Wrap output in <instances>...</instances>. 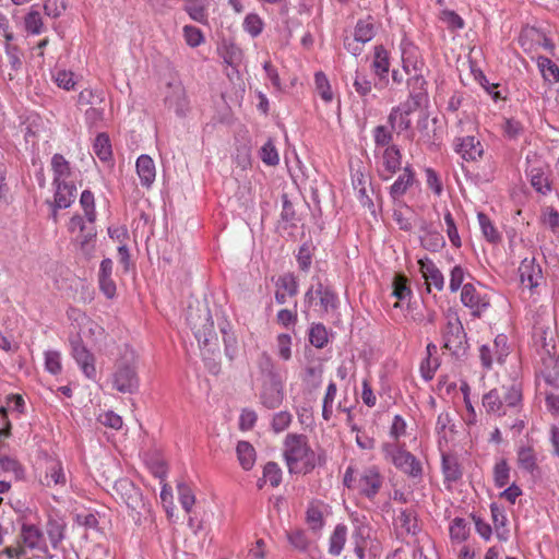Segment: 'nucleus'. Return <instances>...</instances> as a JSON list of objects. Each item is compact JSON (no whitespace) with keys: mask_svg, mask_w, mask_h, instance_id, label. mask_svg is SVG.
Segmentation results:
<instances>
[{"mask_svg":"<svg viewBox=\"0 0 559 559\" xmlns=\"http://www.w3.org/2000/svg\"><path fill=\"white\" fill-rule=\"evenodd\" d=\"M443 347L452 355L461 357L467 350L466 333L455 313L447 316V325L443 330Z\"/></svg>","mask_w":559,"mask_h":559,"instance_id":"6","label":"nucleus"},{"mask_svg":"<svg viewBox=\"0 0 559 559\" xmlns=\"http://www.w3.org/2000/svg\"><path fill=\"white\" fill-rule=\"evenodd\" d=\"M136 173L143 187L150 188L155 181L156 168L154 160L148 155H141L136 159Z\"/></svg>","mask_w":559,"mask_h":559,"instance_id":"23","label":"nucleus"},{"mask_svg":"<svg viewBox=\"0 0 559 559\" xmlns=\"http://www.w3.org/2000/svg\"><path fill=\"white\" fill-rule=\"evenodd\" d=\"M68 231L72 235V242L78 250L86 258H91L95 250L97 236L94 224L87 223L82 215L75 214L68 223Z\"/></svg>","mask_w":559,"mask_h":559,"instance_id":"5","label":"nucleus"},{"mask_svg":"<svg viewBox=\"0 0 559 559\" xmlns=\"http://www.w3.org/2000/svg\"><path fill=\"white\" fill-rule=\"evenodd\" d=\"M43 21L41 16L36 11H31L25 17V28L27 32L33 34H39L41 32Z\"/></svg>","mask_w":559,"mask_h":559,"instance_id":"63","label":"nucleus"},{"mask_svg":"<svg viewBox=\"0 0 559 559\" xmlns=\"http://www.w3.org/2000/svg\"><path fill=\"white\" fill-rule=\"evenodd\" d=\"M186 11L190 17L199 23L206 22V13L203 4L199 0H188Z\"/></svg>","mask_w":559,"mask_h":559,"instance_id":"55","label":"nucleus"},{"mask_svg":"<svg viewBox=\"0 0 559 559\" xmlns=\"http://www.w3.org/2000/svg\"><path fill=\"white\" fill-rule=\"evenodd\" d=\"M420 241L421 246L431 252L440 250L445 245L443 236L437 231H427Z\"/></svg>","mask_w":559,"mask_h":559,"instance_id":"42","label":"nucleus"},{"mask_svg":"<svg viewBox=\"0 0 559 559\" xmlns=\"http://www.w3.org/2000/svg\"><path fill=\"white\" fill-rule=\"evenodd\" d=\"M187 321L201 346L207 348V352L212 354L218 350L217 335L214 332L212 317L207 308L195 310L190 308Z\"/></svg>","mask_w":559,"mask_h":559,"instance_id":"4","label":"nucleus"},{"mask_svg":"<svg viewBox=\"0 0 559 559\" xmlns=\"http://www.w3.org/2000/svg\"><path fill=\"white\" fill-rule=\"evenodd\" d=\"M298 293V283L294 275L285 274L276 281L275 300L283 305L288 297H293Z\"/></svg>","mask_w":559,"mask_h":559,"instance_id":"21","label":"nucleus"},{"mask_svg":"<svg viewBox=\"0 0 559 559\" xmlns=\"http://www.w3.org/2000/svg\"><path fill=\"white\" fill-rule=\"evenodd\" d=\"M0 467L5 473H11L15 478L23 476L21 464L13 457L0 455Z\"/></svg>","mask_w":559,"mask_h":559,"instance_id":"56","label":"nucleus"},{"mask_svg":"<svg viewBox=\"0 0 559 559\" xmlns=\"http://www.w3.org/2000/svg\"><path fill=\"white\" fill-rule=\"evenodd\" d=\"M537 66L546 82L551 84L559 82V67L549 58L538 57Z\"/></svg>","mask_w":559,"mask_h":559,"instance_id":"36","label":"nucleus"},{"mask_svg":"<svg viewBox=\"0 0 559 559\" xmlns=\"http://www.w3.org/2000/svg\"><path fill=\"white\" fill-rule=\"evenodd\" d=\"M73 78H74L73 72L66 71V70H58L56 72V74L53 75V80H55L56 84L66 91H70V90L74 88L75 82H74Z\"/></svg>","mask_w":559,"mask_h":559,"instance_id":"58","label":"nucleus"},{"mask_svg":"<svg viewBox=\"0 0 559 559\" xmlns=\"http://www.w3.org/2000/svg\"><path fill=\"white\" fill-rule=\"evenodd\" d=\"M418 264L427 285H433L438 290H442L444 286V277L436 264L428 258L420 259Z\"/></svg>","mask_w":559,"mask_h":559,"instance_id":"22","label":"nucleus"},{"mask_svg":"<svg viewBox=\"0 0 559 559\" xmlns=\"http://www.w3.org/2000/svg\"><path fill=\"white\" fill-rule=\"evenodd\" d=\"M353 86L355 88V92L362 98H366L369 95H371L372 83L365 73L356 71Z\"/></svg>","mask_w":559,"mask_h":559,"instance_id":"43","label":"nucleus"},{"mask_svg":"<svg viewBox=\"0 0 559 559\" xmlns=\"http://www.w3.org/2000/svg\"><path fill=\"white\" fill-rule=\"evenodd\" d=\"M347 528L345 525H337L330 537V554L337 556L343 550L346 542Z\"/></svg>","mask_w":559,"mask_h":559,"instance_id":"39","label":"nucleus"},{"mask_svg":"<svg viewBox=\"0 0 559 559\" xmlns=\"http://www.w3.org/2000/svg\"><path fill=\"white\" fill-rule=\"evenodd\" d=\"M53 187L56 189L53 217L56 218L58 209H67L73 203L76 188L72 182L57 183Z\"/></svg>","mask_w":559,"mask_h":559,"instance_id":"20","label":"nucleus"},{"mask_svg":"<svg viewBox=\"0 0 559 559\" xmlns=\"http://www.w3.org/2000/svg\"><path fill=\"white\" fill-rule=\"evenodd\" d=\"M374 75L378 78L376 86H386L389 83L388 73L390 70L389 53L383 46H376L371 64Z\"/></svg>","mask_w":559,"mask_h":559,"instance_id":"15","label":"nucleus"},{"mask_svg":"<svg viewBox=\"0 0 559 559\" xmlns=\"http://www.w3.org/2000/svg\"><path fill=\"white\" fill-rule=\"evenodd\" d=\"M236 452L241 467L246 471L251 469L255 462L254 448L247 441H239Z\"/></svg>","mask_w":559,"mask_h":559,"instance_id":"35","label":"nucleus"},{"mask_svg":"<svg viewBox=\"0 0 559 559\" xmlns=\"http://www.w3.org/2000/svg\"><path fill=\"white\" fill-rule=\"evenodd\" d=\"M263 480L270 481L273 487L280 485L282 480V471L274 462H269L263 468Z\"/></svg>","mask_w":559,"mask_h":559,"instance_id":"53","label":"nucleus"},{"mask_svg":"<svg viewBox=\"0 0 559 559\" xmlns=\"http://www.w3.org/2000/svg\"><path fill=\"white\" fill-rule=\"evenodd\" d=\"M461 300L464 306L473 310L474 316H479L488 307V302L480 297L473 284L463 285Z\"/></svg>","mask_w":559,"mask_h":559,"instance_id":"18","label":"nucleus"},{"mask_svg":"<svg viewBox=\"0 0 559 559\" xmlns=\"http://www.w3.org/2000/svg\"><path fill=\"white\" fill-rule=\"evenodd\" d=\"M95 155L103 162H107L111 158V145L109 138L105 133H99L93 145Z\"/></svg>","mask_w":559,"mask_h":559,"instance_id":"38","label":"nucleus"},{"mask_svg":"<svg viewBox=\"0 0 559 559\" xmlns=\"http://www.w3.org/2000/svg\"><path fill=\"white\" fill-rule=\"evenodd\" d=\"M373 141L377 147H388L391 146V142L393 140L392 129H389L385 126H377L373 131Z\"/></svg>","mask_w":559,"mask_h":559,"instance_id":"44","label":"nucleus"},{"mask_svg":"<svg viewBox=\"0 0 559 559\" xmlns=\"http://www.w3.org/2000/svg\"><path fill=\"white\" fill-rule=\"evenodd\" d=\"M40 483L46 487L64 486L67 477L63 467L59 461L47 462L45 475L40 478Z\"/></svg>","mask_w":559,"mask_h":559,"instance_id":"25","label":"nucleus"},{"mask_svg":"<svg viewBox=\"0 0 559 559\" xmlns=\"http://www.w3.org/2000/svg\"><path fill=\"white\" fill-rule=\"evenodd\" d=\"M518 464L521 468L532 473L536 467V456L532 448L522 447L518 451Z\"/></svg>","mask_w":559,"mask_h":559,"instance_id":"40","label":"nucleus"},{"mask_svg":"<svg viewBox=\"0 0 559 559\" xmlns=\"http://www.w3.org/2000/svg\"><path fill=\"white\" fill-rule=\"evenodd\" d=\"M117 491L120 493L127 507L132 511H140L144 507L142 492L132 481L128 479L119 480L117 483Z\"/></svg>","mask_w":559,"mask_h":559,"instance_id":"14","label":"nucleus"},{"mask_svg":"<svg viewBox=\"0 0 559 559\" xmlns=\"http://www.w3.org/2000/svg\"><path fill=\"white\" fill-rule=\"evenodd\" d=\"M337 389L334 382L328 385L326 393L323 399L322 417L324 420H330L332 416V404L334 402Z\"/></svg>","mask_w":559,"mask_h":559,"instance_id":"57","label":"nucleus"},{"mask_svg":"<svg viewBox=\"0 0 559 559\" xmlns=\"http://www.w3.org/2000/svg\"><path fill=\"white\" fill-rule=\"evenodd\" d=\"M20 536L26 547L32 549L41 548L44 535L37 526L31 524H23Z\"/></svg>","mask_w":559,"mask_h":559,"instance_id":"32","label":"nucleus"},{"mask_svg":"<svg viewBox=\"0 0 559 559\" xmlns=\"http://www.w3.org/2000/svg\"><path fill=\"white\" fill-rule=\"evenodd\" d=\"M80 205L84 213V218L90 224H94L96 221V209H95V198L94 194L90 190H84L80 198Z\"/></svg>","mask_w":559,"mask_h":559,"instance_id":"37","label":"nucleus"},{"mask_svg":"<svg viewBox=\"0 0 559 559\" xmlns=\"http://www.w3.org/2000/svg\"><path fill=\"white\" fill-rule=\"evenodd\" d=\"M260 157L269 166H275L280 162L278 153L271 140H269L260 150Z\"/></svg>","mask_w":559,"mask_h":559,"instance_id":"52","label":"nucleus"},{"mask_svg":"<svg viewBox=\"0 0 559 559\" xmlns=\"http://www.w3.org/2000/svg\"><path fill=\"white\" fill-rule=\"evenodd\" d=\"M415 181V174L409 167H405L403 173L399 176V178L394 181V183L390 188V195L394 201L400 200L408 190L409 187L413 186Z\"/></svg>","mask_w":559,"mask_h":559,"instance_id":"28","label":"nucleus"},{"mask_svg":"<svg viewBox=\"0 0 559 559\" xmlns=\"http://www.w3.org/2000/svg\"><path fill=\"white\" fill-rule=\"evenodd\" d=\"M72 356L80 366L83 373L90 378L94 379L96 376V368L94 365V356L90 353V350L83 345L80 338H75L71 341Z\"/></svg>","mask_w":559,"mask_h":559,"instance_id":"10","label":"nucleus"},{"mask_svg":"<svg viewBox=\"0 0 559 559\" xmlns=\"http://www.w3.org/2000/svg\"><path fill=\"white\" fill-rule=\"evenodd\" d=\"M455 151L465 160H476L484 153L481 143L474 136H465L456 140Z\"/></svg>","mask_w":559,"mask_h":559,"instance_id":"17","label":"nucleus"},{"mask_svg":"<svg viewBox=\"0 0 559 559\" xmlns=\"http://www.w3.org/2000/svg\"><path fill=\"white\" fill-rule=\"evenodd\" d=\"M309 342L317 348H322L328 343V332L323 324H314L310 329Z\"/></svg>","mask_w":559,"mask_h":559,"instance_id":"47","label":"nucleus"},{"mask_svg":"<svg viewBox=\"0 0 559 559\" xmlns=\"http://www.w3.org/2000/svg\"><path fill=\"white\" fill-rule=\"evenodd\" d=\"M112 274V261L110 259H104L100 263L98 282L99 288L104 295L111 299L116 295V284L111 278Z\"/></svg>","mask_w":559,"mask_h":559,"instance_id":"24","label":"nucleus"},{"mask_svg":"<svg viewBox=\"0 0 559 559\" xmlns=\"http://www.w3.org/2000/svg\"><path fill=\"white\" fill-rule=\"evenodd\" d=\"M402 63L403 70L408 75L414 73L419 74V72H424V62L419 58L417 49L414 47L403 49Z\"/></svg>","mask_w":559,"mask_h":559,"instance_id":"30","label":"nucleus"},{"mask_svg":"<svg viewBox=\"0 0 559 559\" xmlns=\"http://www.w3.org/2000/svg\"><path fill=\"white\" fill-rule=\"evenodd\" d=\"M510 468L507 461L502 460L496 463L493 468V478L497 487H504L509 483Z\"/></svg>","mask_w":559,"mask_h":559,"instance_id":"54","label":"nucleus"},{"mask_svg":"<svg viewBox=\"0 0 559 559\" xmlns=\"http://www.w3.org/2000/svg\"><path fill=\"white\" fill-rule=\"evenodd\" d=\"M383 476L377 466H368L357 473V491L372 500L383 486Z\"/></svg>","mask_w":559,"mask_h":559,"instance_id":"7","label":"nucleus"},{"mask_svg":"<svg viewBox=\"0 0 559 559\" xmlns=\"http://www.w3.org/2000/svg\"><path fill=\"white\" fill-rule=\"evenodd\" d=\"M258 367L260 371L266 377V380L272 378H280L272 357L263 352L258 358Z\"/></svg>","mask_w":559,"mask_h":559,"instance_id":"46","label":"nucleus"},{"mask_svg":"<svg viewBox=\"0 0 559 559\" xmlns=\"http://www.w3.org/2000/svg\"><path fill=\"white\" fill-rule=\"evenodd\" d=\"M376 35L374 24L369 16L366 20H359L355 26L354 37L355 41L366 44L370 41Z\"/></svg>","mask_w":559,"mask_h":559,"instance_id":"34","label":"nucleus"},{"mask_svg":"<svg viewBox=\"0 0 559 559\" xmlns=\"http://www.w3.org/2000/svg\"><path fill=\"white\" fill-rule=\"evenodd\" d=\"M519 274L521 284L528 289L537 287L543 281L542 267L535 259H524L519 266Z\"/></svg>","mask_w":559,"mask_h":559,"instance_id":"12","label":"nucleus"},{"mask_svg":"<svg viewBox=\"0 0 559 559\" xmlns=\"http://www.w3.org/2000/svg\"><path fill=\"white\" fill-rule=\"evenodd\" d=\"M243 27L251 36L255 37L262 32L263 23L257 14H248Z\"/></svg>","mask_w":559,"mask_h":559,"instance_id":"62","label":"nucleus"},{"mask_svg":"<svg viewBox=\"0 0 559 559\" xmlns=\"http://www.w3.org/2000/svg\"><path fill=\"white\" fill-rule=\"evenodd\" d=\"M522 400V392L516 384L502 385L489 391L483 397V405L489 414L498 416L513 413L518 409Z\"/></svg>","mask_w":559,"mask_h":559,"instance_id":"3","label":"nucleus"},{"mask_svg":"<svg viewBox=\"0 0 559 559\" xmlns=\"http://www.w3.org/2000/svg\"><path fill=\"white\" fill-rule=\"evenodd\" d=\"M392 285H393L392 295L397 300H404L406 297H408L411 295V288L407 285L406 276H404L402 274L395 275Z\"/></svg>","mask_w":559,"mask_h":559,"instance_id":"51","label":"nucleus"},{"mask_svg":"<svg viewBox=\"0 0 559 559\" xmlns=\"http://www.w3.org/2000/svg\"><path fill=\"white\" fill-rule=\"evenodd\" d=\"M284 400L283 384L280 378L265 380L260 393V401L269 409L280 407Z\"/></svg>","mask_w":559,"mask_h":559,"instance_id":"8","label":"nucleus"},{"mask_svg":"<svg viewBox=\"0 0 559 559\" xmlns=\"http://www.w3.org/2000/svg\"><path fill=\"white\" fill-rule=\"evenodd\" d=\"M479 352L483 366L486 368L491 367L493 359L498 362H502L503 358L508 355L507 337L504 335H498L492 347L483 345Z\"/></svg>","mask_w":559,"mask_h":559,"instance_id":"11","label":"nucleus"},{"mask_svg":"<svg viewBox=\"0 0 559 559\" xmlns=\"http://www.w3.org/2000/svg\"><path fill=\"white\" fill-rule=\"evenodd\" d=\"M292 415L288 412H280L273 416L272 429L278 433L288 428L292 423Z\"/></svg>","mask_w":559,"mask_h":559,"instance_id":"61","label":"nucleus"},{"mask_svg":"<svg viewBox=\"0 0 559 559\" xmlns=\"http://www.w3.org/2000/svg\"><path fill=\"white\" fill-rule=\"evenodd\" d=\"M51 169L53 173L52 185L70 182L72 176L70 163L61 155L55 154L51 157Z\"/></svg>","mask_w":559,"mask_h":559,"instance_id":"29","label":"nucleus"},{"mask_svg":"<svg viewBox=\"0 0 559 559\" xmlns=\"http://www.w3.org/2000/svg\"><path fill=\"white\" fill-rule=\"evenodd\" d=\"M468 525L464 519L455 518L450 526V535L452 539L463 542L468 536Z\"/></svg>","mask_w":559,"mask_h":559,"instance_id":"49","label":"nucleus"},{"mask_svg":"<svg viewBox=\"0 0 559 559\" xmlns=\"http://www.w3.org/2000/svg\"><path fill=\"white\" fill-rule=\"evenodd\" d=\"M407 86L409 88V98L415 107H419L427 97V81L425 80L424 73L411 74L407 80Z\"/></svg>","mask_w":559,"mask_h":559,"instance_id":"19","label":"nucleus"},{"mask_svg":"<svg viewBox=\"0 0 559 559\" xmlns=\"http://www.w3.org/2000/svg\"><path fill=\"white\" fill-rule=\"evenodd\" d=\"M314 83L321 98L325 102H331L333 98V93L331 91L326 75L323 72H317L314 75Z\"/></svg>","mask_w":559,"mask_h":559,"instance_id":"48","label":"nucleus"},{"mask_svg":"<svg viewBox=\"0 0 559 559\" xmlns=\"http://www.w3.org/2000/svg\"><path fill=\"white\" fill-rule=\"evenodd\" d=\"M540 372L545 381L559 388V357L556 355L548 354L542 359Z\"/></svg>","mask_w":559,"mask_h":559,"instance_id":"27","label":"nucleus"},{"mask_svg":"<svg viewBox=\"0 0 559 559\" xmlns=\"http://www.w3.org/2000/svg\"><path fill=\"white\" fill-rule=\"evenodd\" d=\"M138 356L129 346H124L120 357L116 361L112 373V386L121 392L132 394L139 389V377L136 372Z\"/></svg>","mask_w":559,"mask_h":559,"instance_id":"2","label":"nucleus"},{"mask_svg":"<svg viewBox=\"0 0 559 559\" xmlns=\"http://www.w3.org/2000/svg\"><path fill=\"white\" fill-rule=\"evenodd\" d=\"M183 34H185L187 44L191 47L199 46L204 39L202 32L194 26H190V25L185 26Z\"/></svg>","mask_w":559,"mask_h":559,"instance_id":"64","label":"nucleus"},{"mask_svg":"<svg viewBox=\"0 0 559 559\" xmlns=\"http://www.w3.org/2000/svg\"><path fill=\"white\" fill-rule=\"evenodd\" d=\"M306 522L309 525L310 530L313 532H318L323 526V513L319 506L310 504L306 512Z\"/></svg>","mask_w":559,"mask_h":559,"instance_id":"41","label":"nucleus"},{"mask_svg":"<svg viewBox=\"0 0 559 559\" xmlns=\"http://www.w3.org/2000/svg\"><path fill=\"white\" fill-rule=\"evenodd\" d=\"M222 56L227 64L237 67L242 59V51L235 44H225L222 48Z\"/></svg>","mask_w":559,"mask_h":559,"instance_id":"45","label":"nucleus"},{"mask_svg":"<svg viewBox=\"0 0 559 559\" xmlns=\"http://www.w3.org/2000/svg\"><path fill=\"white\" fill-rule=\"evenodd\" d=\"M313 294L320 298V306L323 312H329L336 308L337 297L329 287L318 284L314 290L311 288L306 293V299L310 301L313 298Z\"/></svg>","mask_w":559,"mask_h":559,"instance_id":"26","label":"nucleus"},{"mask_svg":"<svg viewBox=\"0 0 559 559\" xmlns=\"http://www.w3.org/2000/svg\"><path fill=\"white\" fill-rule=\"evenodd\" d=\"M478 222L485 238L490 242H497L500 239V235L491 224L490 219L484 213L478 214Z\"/></svg>","mask_w":559,"mask_h":559,"instance_id":"50","label":"nucleus"},{"mask_svg":"<svg viewBox=\"0 0 559 559\" xmlns=\"http://www.w3.org/2000/svg\"><path fill=\"white\" fill-rule=\"evenodd\" d=\"M165 102L169 108L175 109L176 114L182 115L185 112L187 107L186 92L180 82L168 83Z\"/></svg>","mask_w":559,"mask_h":559,"instance_id":"16","label":"nucleus"},{"mask_svg":"<svg viewBox=\"0 0 559 559\" xmlns=\"http://www.w3.org/2000/svg\"><path fill=\"white\" fill-rule=\"evenodd\" d=\"M401 151L396 145H391L384 148L382 153V166L389 174L384 179L395 174L401 168Z\"/></svg>","mask_w":559,"mask_h":559,"instance_id":"31","label":"nucleus"},{"mask_svg":"<svg viewBox=\"0 0 559 559\" xmlns=\"http://www.w3.org/2000/svg\"><path fill=\"white\" fill-rule=\"evenodd\" d=\"M491 518L495 525L496 536L499 540L506 542L509 538V530L507 528V516L495 503L490 507Z\"/></svg>","mask_w":559,"mask_h":559,"instance_id":"33","label":"nucleus"},{"mask_svg":"<svg viewBox=\"0 0 559 559\" xmlns=\"http://www.w3.org/2000/svg\"><path fill=\"white\" fill-rule=\"evenodd\" d=\"M417 107H415L414 104L409 102L393 107L388 116V122L390 123L391 129H396L399 132L408 130L412 126L409 115Z\"/></svg>","mask_w":559,"mask_h":559,"instance_id":"13","label":"nucleus"},{"mask_svg":"<svg viewBox=\"0 0 559 559\" xmlns=\"http://www.w3.org/2000/svg\"><path fill=\"white\" fill-rule=\"evenodd\" d=\"M390 449L393 447L385 445V450L392 454V462L397 468L413 477L421 474V465L412 453L401 449L392 451Z\"/></svg>","mask_w":559,"mask_h":559,"instance_id":"9","label":"nucleus"},{"mask_svg":"<svg viewBox=\"0 0 559 559\" xmlns=\"http://www.w3.org/2000/svg\"><path fill=\"white\" fill-rule=\"evenodd\" d=\"M283 455L289 473L307 474L317 464V455L301 433H288L283 444Z\"/></svg>","mask_w":559,"mask_h":559,"instance_id":"1","label":"nucleus"},{"mask_svg":"<svg viewBox=\"0 0 559 559\" xmlns=\"http://www.w3.org/2000/svg\"><path fill=\"white\" fill-rule=\"evenodd\" d=\"M277 354L283 360L292 358V337L288 334H280L276 340Z\"/></svg>","mask_w":559,"mask_h":559,"instance_id":"60","label":"nucleus"},{"mask_svg":"<svg viewBox=\"0 0 559 559\" xmlns=\"http://www.w3.org/2000/svg\"><path fill=\"white\" fill-rule=\"evenodd\" d=\"M45 367L47 371L52 374H58L61 371L60 353L56 350H48L45 353Z\"/></svg>","mask_w":559,"mask_h":559,"instance_id":"59","label":"nucleus"}]
</instances>
